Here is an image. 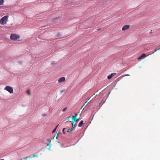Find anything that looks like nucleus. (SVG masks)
<instances>
[{"label": "nucleus", "mask_w": 160, "mask_h": 160, "mask_svg": "<svg viewBox=\"0 0 160 160\" xmlns=\"http://www.w3.org/2000/svg\"><path fill=\"white\" fill-rule=\"evenodd\" d=\"M10 38L14 41H20V36L19 35L15 34H12L10 36Z\"/></svg>", "instance_id": "f257e3e1"}, {"label": "nucleus", "mask_w": 160, "mask_h": 160, "mask_svg": "<svg viewBox=\"0 0 160 160\" xmlns=\"http://www.w3.org/2000/svg\"><path fill=\"white\" fill-rule=\"evenodd\" d=\"M9 16L6 15L2 18L0 19V24L1 25H4L7 23Z\"/></svg>", "instance_id": "f03ea898"}, {"label": "nucleus", "mask_w": 160, "mask_h": 160, "mask_svg": "<svg viewBox=\"0 0 160 160\" xmlns=\"http://www.w3.org/2000/svg\"><path fill=\"white\" fill-rule=\"evenodd\" d=\"M5 89L8 91L10 93L13 92V89L10 86H6L5 88Z\"/></svg>", "instance_id": "7ed1b4c3"}, {"label": "nucleus", "mask_w": 160, "mask_h": 160, "mask_svg": "<svg viewBox=\"0 0 160 160\" xmlns=\"http://www.w3.org/2000/svg\"><path fill=\"white\" fill-rule=\"evenodd\" d=\"M129 28L130 26L129 25H125L123 27L122 30V31H125L129 29Z\"/></svg>", "instance_id": "20e7f679"}, {"label": "nucleus", "mask_w": 160, "mask_h": 160, "mask_svg": "<svg viewBox=\"0 0 160 160\" xmlns=\"http://www.w3.org/2000/svg\"><path fill=\"white\" fill-rule=\"evenodd\" d=\"M146 57V54L143 53L140 57L138 58V60H140L141 59H143Z\"/></svg>", "instance_id": "39448f33"}, {"label": "nucleus", "mask_w": 160, "mask_h": 160, "mask_svg": "<svg viewBox=\"0 0 160 160\" xmlns=\"http://www.w3.org/2000/svg\"><path fill=\"white\" fill-rule=\"evenodd\" d=\"M65 80V78L64 77H62L59 78L58 80V82L59 83H61L64 81Z\"/></svg>", "instance_id": "423d86ee"}, {"label": "nucleus", "mask_w": 160, "mask_h": 160, "mask_svg": "<svg viewBox=\"0 0 160 160\" xmlns=\"http://www.w3.org/2000/svg\"><path fill=\"white\" fill-rule=\"evenodd\" d=\"M116 73H112L109 76H108L107 78L108 79H110L112 78V77L114 76Z\"/></svg>", "instance_id": "0eeeda50"}, {"label": "nucleus", "mask_w": 160, "mask_h": 160, "mask_svg": "<svg viewBox=\"0 0 160 160\" xmlns=\"http://www.w3.org/2000/svg\"><path fill=\"white\" fill-rule=\"evenodd\" d=\"M47 141H48V142H49V143L48 145L47 146H49V148H48V149L49 150H50V148L51 147V140L49 138H47Z\"/></svg>", "instance_id": "6e6552de"}, {"label": "nucleus", "mask_w": 160, "mask_h": 160, "mask_svg": "<svg viewBox=\"0 0 160 160\" xmlns=\"http://www.w3.org/2000/svg\"><path fill=\"white\" fill-rule=\"evenodd\" d=\"M84 123V121L83 120H81L79 123L78 126L79 127H81L82 126V125Z\"/></svg>", "instance_id": "1a4fd4ad"}, {"label": "nucleus", "mask_w": 160, "mask_h": 160, "mask_svg": "<svg viewBox=\"0 0 160 160\" xmlns=\"http://www.w3.org/2000/svg\"><path fill=\"white\" fill-rule=\"evenodd\" d=\"M72 128H74L76 126V123H75L74 121H72Z\"/></svg>", "instance_id": "9d476101"}, {"label": "nucleus", "mask_w": 160, "mask_h": 160, "mask_svg": "<svg viewBox=\"0 0 160 160\" xmlns=\"http://www.w3.org/2000/svg\"><path fill=\"white\" fill-rule=\"evenodd\" d=\"M72 119L74 120V122H77L79 120V118L77 119L76 118H74V119Z\"/></svg>", "instance_id": "9b49d317"}, {"label": "nucleus", "mask_w": 160, "mask_h": 160, "mask_svg": "<svg viewBox=\"0 0 160 160\" xmlns=\"http://www.w3.org/2000/svg\"><path fill=\"white\" fill-rule=\"evenodd\" d=\"M73 128H72L71 129H68L67 132H71V131H72V130H73Z\"/></svg>", "instance_id": "f8f14e48"}, {"label": "nucleus", "mask_w": 160, "mask_h": 160, "mask_svg": "<svg viewBox=\"0 0 160 160\" xmlns=\"http://www.w3.org/2000/svg\"><path fill=\"white\" fill-rule=\"evenodd\" d=\"M77 113H76L75 114V115L74 116H73L72 117V119H74V118H76L77 116Z\"/></svg>", "instance_id": "ddd939ff"}, {"label": "nucleus", "mask_w": 160, "mask_h": 160, "mask_svg": "<svg viewBox=\"0 0 160 160\" xmlns=\"http://www.w3.org/2000/svg\"><path fill=\"white\" fill-rule=\"evenodd\" d=\"M38 155H34L32 157H29V158H35V157H38Z\"/></svg>", "instance_id": "4468645a"}, {"label": "nucleus", "mask_w": 160, "mask_h": 160, "mask_svg": "<svg viewBox=\"0 0 160 160\" xmlns=\"http://www.w3.org/2000/svg\"><path fill=\"white\" fill-rule=\"evenodd\" d=\"M3 2L4 0H0V5H3Z\"/></svg>", "instance_id": "2eb2a0df"}, {"label": "nucleus", "mask_w": 160, "mask_h": 160, "mask_svg": "<svg viewBox=\"0 0 160 160\" xmlns=\"http://www.w3.org/2000/svg\"><path fill=\"white\" fill-rule=\"evenodd\" d=\"M58 125L56 126V128H55L53 129V131H52V132L53 133H54V132H55V131H56V129H57V127H58Z\"/></svg>", "instance_id": "dca6fc26"}, {"label": "nucleus", "mask_w": 160, "mask_h": 160, "mask_svg": "<svg viewBox=\"0 0 160 160\" xmlns=\"http://www.w3.org/2000/svg\"><path fill=\"white\" fill-rule=\"evenodd\" d=\"M160 50V48L158 49H155V50H154V51L153 52H152V54H153L155 53V52H156L157 50Z\"/></svg>", "instance_id": "f3484780"}, {"label": "nucleus", "mask_w": 160, "mask_h": 160, "mask_svg": "<svg viewBox=\"0 0 160 160\" xmlns=\"http://www.w3.org/2000/svg\"><path fill=\"white\" fill-rule=\"evenodd\" d=\"M27 94H28L29 95V96L31 94H30V90H28L27 91Z\"/></svg>", "instance_id": "a211bd4d"}, {"label": "nucleus", "mask_w": 160, "mask_h": 160, "mask_svg": "<svg viewBox=\"0 0 160 160\" xmlns=\"http://www.w3.org/2000/svg\"><path fill=\"white\" fill-rule=\"evenodd\" d=\"M85 105V104H84V105L81 107V109H82V110H83L84 108V106Z\"/></svg>", "instance_id": "6ab92c4d"}, {"label": "nucleus", "mask_w": 160, "mask_h": 160, "mask_svg": "<svg viewBox=\"0 0 160 160\" xmlns=\"http://www.w3.org/2000/svg\"><path fill=\"white\" fill-rule=\"evenodd\" d=\"M91 100H90L89 102H88V101H87L85 103V104L87 103V104L86 105V106L88 103L89 102H91Z\"/></svg>", "instance_id": "aec40b11"}, {"label": "nucleus", "mask_w": 160, "mask_h": 160, "mask_svg": "<svg viewBox=\"0 0 160 160\" xmlns=\"http://www.w3.org/2000/svg\"><path fill=\"white\" fill-rule=\"evenodd\" d=\"M65 129V128H63V129L62 130V132L64 134H65V131H64Z\"/></svg>", "instance_id": "412c9836"}, {"label": "nucleus", "mask_w": 160, "mask_h": 160, "mask_svg": "<svg viewBox=\"0 0 160 160\" xmlns=\"http://www.w3.org/2000/svg\"><path fill=\"white\" fill-rule=\"evenodd\" d=\"M58 134L56 135H56H55V136H54V137H56V138L57 139H58Z\"/></svg>", "instance_id": "4be33fe9"}, {"label": "nucleus", "mask_w": 160, "mask_h": 160, "mask_svg": "<svg viewBox=\"0 0 160 160\" xmlns=\"http://www.w3.org/2000/svg\"><path fill=\"white\" fill-rule=\"evenodd\" d=\"M67 109V108L66 107L65 108H64L62 110V112H65L66 110Z\"/></svg>", "instance_id": "5701e85b"}, {"label": "nucleus", "mask_w": 160, "mask_h": 160, "mask_svg": "<svg viewBox=\"0 0 160 160\" xmlns=\"http://www.w3.org/2000/svg\"><path fill=\"white\" fill-rule=\"evenodd\" d=\"M28 158V157H27L26 158H24V160H27V159Z\"/></svg>", "instance_id": "b1692460"}, {"label": "nucleus", "mask_w": 160, "mask_h": 160, "mask_svg": "<svg viewBox=\"0 0 160 160\" xmlns=\"http://www.w3.org/2000/svg\"><path fill=\"white\" fill-rule=\"evenodd\" d=\"M101 29V28L98 29H97V31H98L99 30H100Z\"/></svg>", "instance_id": "393cba45"}, {"label": "nucleus", "mask_w": 160, "mask_h": 160, "mask_svg": "<svg viewBox=\"0 0 160 160\" xmlns=\"http://www.w3.org/2000/svg\"><path fill=\"white\" fill-rule=\"evenodd\" d=\"M125 76H129V75L128 74H127L125 75Z\"/></svg>", "instance_id": "a878e982"}, {"label": "nucleus", "mask_w": 160, "mask_h": 160, "mask_svg": "<svg viewBox=\"0 0 160 160\" xmlns=\"http://www.w3.org/2000/svg\"><path fill=\"white\" fill-rule=\"evenodd\" d=\"M70 117H68V118H67V119H68L69 118H70Z\"/></svg>", "instance_id": "bb28decb"}, {"label": "nucleus", "mask_w": 160, "mask_h": 160, "mask_svg": "<svg viewBox=\"0 0 160 160\" xmlns=\"http://www.w3.org/2000/svg\"><path fill=\"white\" fill-rule=\"evenodd\" d=\"M0 160H4L3 159H1Z\"/></svg>", "instance_id": "cd10ccee"}, {"label": "nucleus", "mask_w": 160, "mask_h": 160, "mask_svg": "<svg viewBox=\"0 0 160 160\" xmlns=\"http://www.w3.org/2000/svg\"><path fill=\"white\" fill-rule=\"evenodd\" d=\"M90 99V98H89L88 99V100H89Z\"/></svg>", "instance_id": "c85d7f7f"}, {"label": "nucleus", "mask_w": 160, "mask_h": 160, "mask_svg": "<svg viewBox=\"0 0 160 160\" xmlns=\"http://www.w3.org/2000/svg\"><path fill=\"white\" fill-rule=\"evenodd\" d=\"M20 160H22V159H20Z\"/></svg>", "instance_id": "c756f323"}, {"label": "nucleus", "mask_w": 160, "mask_h": 160, "mask_svg": "<svg viewBox=\"0 0 160 160\" xmlns=\"http://www.w3.org/2000/svg\"><path fill=\"white\" fill-rule=\"evenodd\" d=\"M159 47H160V45L159 46Z\"/></svg>", "instance_id": "7c9ffc66"}]
</instances>
